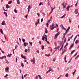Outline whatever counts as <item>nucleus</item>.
<instances>
[{"label": "nucleus", "instance_id": "nucleus-1", "mask_svg": "<svg viewBox=\"0 0 79 79\" xmlns=\"http://www.w3.org/2000/svg\"><path fill=\"white\" fill-rule=\"evenodd\" d=\"M64 51L62 52V54H63L65 52H66V50H67V47H64Z\"/></svg>", "mask_w": 79, "mask_h": 79}, {"label": "nucleus", "instance_id": "nucleus-2", "mask_svg": "<svg viewBox=\"0 0 79 79\" xmlns=\"http://www.w3.org/2000/svg\"><path fill=\"white\" fill-rule=\"evenodd\" d=\"M31 62H33V64H35V58L34 57L33 60H31Z\"/></svg>", "mask_w": 79, "mask_h": 79}, {"label": "nucleus", "instance_id": "nucleus-3", "mask_svg": "<svg viewBox=\"0 0 79 79\" xmlns=\"http://www.w3.org/2000/svg\"><path fill=\"white\" fill-rule=\"evenodd\" d=\"M78 11L79 10H78V9H76L75 10L74 13H75V14H77V13H78Z\"/></svg>", "mask_w": 79, "mask_h": 79}, {"label": "nucleus", "instance_id": "nucleus-4", "mask_svg": "<svg viewBox=\"0 0 79 79\" xmlns=\"http://www.w3.org/2000/svg\"><path fill=\"white\" fill-rule=\"evenodd\" d=\"M21 56L22 57V58H24V60H26V58L25 57V56H23V54H21Z\"/></svg>", "mask_w": 79, "mask_h": 79}, {"label": "nucleus", "instance_id": "nucleus-5", "mask_svg": "<svg viewBox=\"0 0 79 79\" xmlns=\"http://www.w3.org/2000/svg\"><path fill=\"white\" fill-rule=\"evenodd\" d=\"M65 62V63H67L68 62L67 61V60H66V55H65V56L64 57V58Z\"/></svg>", "mask_w": 79, "mask_h": 79}, {"label": "nucleus", "instance_id": "nucleus-6", "mask_svg": "<svg viewBox=\"0 0 79 79\" xmlns=\"http://www.w3.org/2000/svg\"><path fill=\"white\" fill-rule=\"evenodd\" d=\"M2 25L3 26H4V25H5L6 24H5V22L4 21H3L2 23Z\"/></svg>", "mask_w": 79, "mask_h": 79}, {"label": "nucleus", "instance_id": "nucleus-7", "mask_svg": "<svg viewBox=\"0 0 79 79\" xmlns=\"http://www.w3.org/2000/svg\"><path fill=\"white\" fill-rule=\"evenodd\" d=\"M6 58V56H2L0 57V59H3V58Z\"/></svg>", "mask_w": 79, "mask_h": 79}, {"label": "nucleus", "instance_id": "nucleus-8", "mask_svg": "<svg viewBox=\"0 0 79 79\" xmlns=\"http://www.w3.org/2000/svg\"><path fill=\"white\" fill-rule=\"evenodd\" d=\"M45 37L44 36V35H43L42 37V40L44 41L45 40Z\"/></svg>", "mask_w": 79, "mask_h": 79}, {"label": "nucleus", "instance_id": "nucleus-9", "mask_svg": "<svg viewBox=\"0 0 79 79\" xmlns=\"http://www.w3.org/2000/svg\"><path fill=\"white\" fill-rule=\"evenodd\" d=\"M0 31L2 34H3V30H2V29H0Z\"/></svg>", "mask_w": 79, "mask_h": 79}, {"label": "nucleus", "instance_id": "nucleus-10", "mask_svg": "<svg viewBox=\"0 0 79 79\" xmlns=\"http://www.w3.org/2000/svg\"><path fill=\"white\" fill-rule=\"evenodd\" d=\"M8 69H9V68L8 67H6V68L5 69V70L6 71H7V73H8L9 72V71H8Z\"/></svg>", "mask_w": 79, "mask_h": 79}, {"label": "nucleus", "instance_id": "nucleus-11", "mask_svg": "<svg viewBox=\"0 0 79 79\" xmlns=\"http://www.w3.org/2000/svg\"><path fill=\"white\" fill-rule=\"evenodd\" d=\"M60 48V46H58L57 47H56L54 49L56 50V49H58Z\"/></svg>", "mask_w": 79, "mask_h": 79}, {"label": "nucleus", "instance_id": "nucleus-12", "mask_svg": "<svg viewBox=\"0 0 79 79\" xmlns=\"http://www.w3.org/2000/svg\"><path fill=\"white\" fill-rule=\"evenodd\" d=\"M58 35H56V34L55 35V37H54L55 39H56V38H57V37H58Z\"/></svg>", "mask_w": 79, "mask_h": 79}, {"label": "nucleus", "instance_id": "nucleus-13", "mask_svg": "<svg viewBox=\"0 0 79 79\" xmlns=\"http://www.w3.org/2000/svg\"><path fill=\"white\" fill-rule=\"evenodd\" d=\"M52 71V70L49 69V70L48 71H47V72L46 73V74H48V73H49V72H50V71Z\"/></svg>", "mask_w": 79, "mask_h": 79}, {"label": "nucleus", "instance_id": "nucleus-14", "mask_svg": "<svg viewBox=\"0 0 79 79\" xmlns=\"http://www.w3.org/2000/svg\"><path fill=\"white\" fill-rule=\"evenodd\" d=\"M17 4H18V5L20 4V2H19V0H17Z\"/></svg>", "mask_w": 79, "mask_h": 79}, {"label": "nucleus", "instance_id": "nucleus-15", "mask_svg": "<svg viewBox=\"0 0 79 79\" xmlns=\"http://www.w3.org/2000/svg\"><path fill=\"white\" fill-rule=\"evenodd\" d=\"M74 46V43H73L72 44V45L70 46V48H72V47H73Z\"/></svg>", "mask_w": 79, "mask_h": 79}, {"label": "nucleus", "instance_id": "nucleus-16", "mask_svg": "<svg viewBox=\"0 0 79 79\" xmlns=\"http://www.w3.org/2000/svg\"><path fill=\"white\" fill-rule=\"evenodd\" d=\"M65 16H66V14H64L63 16H62V17H60V18L61 19L63 18H64V17Z\"/></svg>", "mask_w": 79, "mask_h": 79}, {"label": "nucleus", "instance_id": "nucleus-17", "mask_svg": "<svg viewBox=\"0 0 79 79\" xmlns=\"http://www.w3.org/2000/svg\"><path fill=\"white\" fill-rule=\"evenodd\" d=\"M66 10L67 11H69V6H67V7Z\"/></svg>", "mask_w": 79, "mask_h": 79}, {"label": "nucleus", "instance_id": "nucleus-18", "mask_svg": "<svg viewBox=\"0 0 79 79\" xmlns=\"http://www.w3.org/2000/svg\"><path fill=\"white\" fill-rule=\"evenodd\" d=\"M76 51L75 50H73L71 52V54H73V53H74V52Z\"/></svg>", "mask_w": 79, "mask_h": 79}, {"label": "nucleus", "instance_id": "nucleus-19", "mask_svg": "<svg viewBox=\"0 0 79 79\" xmlns=\"http://www.w3.org/2000/svg\"><path fill=\"white\" fill-rule=\"evenodd\" d=\"M69 29H70V27H68V28H67V29L66 31H67V32H68V31H69Z\"/></svg>", "mask_w": 79, "mask_h": 79}, {"label": "nucleus", "instance_id": "nucleus-20", "mask_svg": "<svg viewBox=\"0 0 79 79\" xmlns=\"http://www.w3.org/2000/svg\"><path fill=\"white\" fill-rule=\"evenodd\" d=\"M52 27H53V26H54V23H52V25H50V28H52Z\"/></svg>", "mask_w": 79, "mask_h": 79}, {"label": "nucleus", "instance_id": "nucleus-21", "mask_svg": "<svg viewBox=\"0 0 79 79\" xmlns=\"http://www.w3.org/2000/svg\"><path fill=\"white\" fill-rule=\"evenodd\" d=\"M41 48L42 50H44V45L41 46Z\"/></svg>", "mask_w": 79, "mask_h": 79}, {"label": "nucleus", "instance_id": "nucleus-22", "mask_svg": "<svg viewBox=\"0 0 79 79\" xmlns=\"http://www.w3.org/2000/svg\"><path fill=\"white\" fill-rule=\"evenodd\" d=\"M23 46H24V47H26V42H24V43Z\"/></svg>", "mask_w": 79, "mask_h": 79}, {"label": "nucleus", "instance_id": "nucleus-23", "mask_svg": "<svg viewBox=\"0 0 79 79\" xmlns=\"http://www.w3.org/2000/svg\"><path fill=\"white\" fill-rule=\"evenodd\" d=\"M53 9H52L51 11L49 14V15H51V14H52V13L53 12Z\"/></svg>", "mask_w": 79, "mask_h": 79}, {"label": "nucleus", "instance_id": "nucleus-24", "mask_svg": "<svg viewBox=\"0 0 79 79\" xmlns=\"http://www.w3.org/2000/svg\"><path fill=\"white\" fill-rule=\"evenodd\" d=\"M60 26H61V27L62 29H64V27L63 26V25L62 24Z\"/></svg>", "mask_w": 79, "mask_h": 79}, {"label": "nucleus", "instance_id": "nucleus-25", "mask_svg": "<svg viewBox=\"0 0 79 79\" xmlns=\"http://www.w3.org/2000/svg\"><path fill=\"white\" fill-rule=\"evenodd\" d=\"M12 3V1H10L9 2H8V4H11Z\"/></svg>", "mask_w": 79, "mask_h": 79}, {"label": "nucleus", "instance_id": "nucleus-26", "mask_svg": "<svg viewBox=\"0 0 79 79\" xmlns=\"http://www.w3.org/2000/svg\"><path fill=\"white\" fill-rule=\"evenodd\" d=\"M76 70H75L73 72V76H74V73H76Z\"/></svg>", "mask_w": 79, "mask_h": 79}, {"label": "nucleus", "instance_id": "nucleus-27", "mask_svg": "<svg viewBox=\"0 0 79 79\" xmlns=\"http://www.w3.org/2000/svg\"><path fill=\"white\" fill-rule=\"evenodd\" d=\"M21 66L22 67H24V64H23V63H21Z\"/></svg>", "mask_w": 79, "mask_h": 79}, {"label": "nucleus", "instance_id": "nucleus-28", "mask_svg": "<svg viewBox=\"0 0 79 79\" xmlns=\"http://www.w3.org/2000/svg\"><path fill=\"white\" fill-rule=\"evenodd\" d=\"M65 77H68V73H67L65 75Z\"/></svg>", "mask_w": 79, "mask_h": 79}, {"label": "nucleus", "instance_id": "nucleus-29", "mask_svg": "<svg viewBox=\"0 0 79 79\" xmlns=\"http://www.w3.org/2000/svg\"><path fill=\"white\" fill-rule=\"evenodd\" d=\"M9 6L7 4L6 5V8H10L9 7Z\"/></svg>", "mask_w": 79, "mask_h": 79}, {"label": "nucleus", "instance_id": "nucleus-30", "mask_svg": "<svg viewBox=\"0 0 79 79\" xmlns=\"http://www.w3.org/2000/svg\"><path fill=\"white\" fill-rule=\"evenodd\" d=\"M77 3H78V1H77V3L76 4H75V6H77Z\"/></svg>", "mask_w": 79, "mask_h": 79}, {"label": "nucleus", "instance_id": "nucleus-31", "mask_svg": "<svg viewBox=\"0 0 79 79\" xmlns=\"http://www.w3.org/2000/svg\"><path fill=\"white\" fill-rule=\"evenodd\" d=\"M68 43H67L64 47H66V46H68Z\"/></svg>", "mask_w": 79, "mask_h": 79}, {"label": "nucleus", "instance_id": "nucleus-32", "mask_svg": "<svg viewBox=\"0 0 79 79\" xmlns=\"http://www.w3.org/2000/svg\"><path fill=\"white\" fill-rule=\"evenodd\" d=\"M56 60V58H55L53 59V61H55V60Z\"/></svg>", "mask_w": 79, "mask_h": 79}, {"label": "nucleus", "instance_id": "nucleus-33", "mask_svg": "<svg viewBox=\"0 0 79 79\" xmlns=\"http://www.w3.org/2000/svg\"><path fill=\"white\" fill-rule=\"evenodd\" d=\"M27 75H29V74L26 73V74H25L24 75V77H26V76H27Z\"/></svg>", "mask_w": 79, "mask_h": 79}, {"label": "nucleus", "instance_id": "nucleus-34", "mask_svg": "<svg viewBox=\"0 0 79 79\" xmlns=\"http://www.w3.org/2000/svg\"><path fill=\"white\" fill-rule=\"evenodd\" d=\"M77 42H78V40H77L75 41V43L76 44H77Z\"/></svg>", "mask_w": 79, "mask_h": 79}, {"label": "nucleus", "instance_id": "nucleus-35", "mask_svg": "<svg viewBox=\"0 0 79 79\" xmlns=\"http://www.w3.org/2000/svg\"><path fill=\"white\" fill-rule=\"evenodd\" d=\"M56 35H60V31H59L57 32V34H56Z\"/></svg>", "mask_w": 79, "mask_h": 79}, {"label": "nucleus", "instance_id": "nucleus-36", "mask_svg": "<svg viewBox=\"0 0 79 79\" xmlns=\"http://www.w3.org/2000/svg\"><path fill=\"white\" fill-rule=\"evenodd\" d=\"M46 26L47 27H48V23H46Z\"/></svg>", "mask_w": 79, "mask_h": 79}, {"label": "nucleus", "instance_id": "nucleus-37", "mask_svg": "<svg viewBox=\"0 0 79 79\" xmlns=\"http://www.w3.org/2000/svg\"><path fill=\"white\" fill-rule=\"evenodd\" d=\"M14 11L15 13H17V10H16V9H14Z\"/></svg>", "mask_w": 79, "mask_h": 79}, {"label": "nucleus", "instance_id": "nucleus-38", "mask_svg": "<svg viewBox=\"0 0 79 79\" xmlns=\"http://www.w3.org/2000/svg\"><path fill=\"white\" fill-rule=\"evenodd\" d=\"M22 41L23 42H25V40L24 39H22Z\"/></svg>", "mask_w": 79, "mask_h": 79}, {"label": "nucleus", "instance_id": "nucleus-39", "mask_svg": "<svg viewBox=\"0 0 79 79\" xmlns=\"http://www.w3.org/2000/svg\"><path fill=\"white\" fill-rule=\"evenodd\" d=\"M31 8H32V7H31V6H28V9H31Z\"/></svg>", "mask_w": 79, "mask_h": 79}, {"label": "nucleus", "instance_id": "nucleus-40", "mask_svg": "<svg viewBox=\"0 0 79 79\" xmlns=\"http://www.w3.org/2000/svg\"><path fill=\"white\" fill-rule=\"evenodd\" d=\"M25 52H27V49H26L25 50Z\"/></svg>", "mask_w": 79, "mask_h": 79}, {"label": "nucleus", "instance_id": "nucleus-41", "mask_svg": "<svg viewBox=\"0 0 79 79\" xmlns=\"http://www.w3.org/2000/svg\"><path fill=\"white\" fill-rule=\"evenodd\" d=\"M62 5L63 6H64V2L62 4Z\"/></svg>", "mask_w": 79, "mask_h": 79}, {"label": "nucleus", "instance_id": "nucleus-42", "mask_svg": "<svg viewBox=\"0 0 79 79\" xmlns=\"http://www.w3.org/2000/svg\"><path fill=\"white\" fill-rule=\"evenodd\" d=\"M77 52H76L75 55L74 56H76L77 55Z\"/></svg>", "mask_w": 79, "mask_h": 79}, {"label": "nucleus", "instance_id": "nucleus-43", "mask_svg": "<svg viewBox=\"0 0 79 79\" xmlns=\"http://www.w3.org/2000/svg\"><path fill=\"white\" fill-rule=\"evenodd\" d=\"M29 44H30L31 46H32V43L31 42H30Z\"/></svg>", "mask_w": 79, "mask_h": 79}, {"label": "nucleus", "instance_id": "nucleus-44", "mask_svg": "<svg viewBox=\"0 0 79 79\" xmlns=\"http://www.w3.org/2000/svg\"><path fill=\"white\" fill-rule=\"evenodd\" d=\"M36 52H37L38 53H39V50H37Z\"/></svg>", "mask_w": 79, "mask_h": 79}, {"label": "nucleus", "instance_id": "nucleus-45", "mask_svg": "<svg viewBox=\"0 0 79 79\" xmlns=\"http://www.w3.org/2000/svg\"><path fill=\"white\" fill-rule=\"evenodd\" d=\"M73 35H72V36H71V37H70L69 38V39H72V38H73Z\"/></svg>", "mask_w": 79, "mask_h": 79}, {"label": "nucleus", "instance_id": "nucleus-46", "mask_svg": "<svg viewBox=\"0 0 79 79\" xmlns=\"http://www.w3.org/2000/svg\"><path fill=\"white\" fill-rule=\"evenodd\" d=\"M66 38H65L64 40V43H65V42H66Z\"/></svg>", "mask_w": 79, "mask_h": 79}, {"label": "nucleus", "instance_id": "nucleus-47", "mask_svg": "<svg viewBox=\"0 0 79 79\" xmlns=\"http://www.w3.org/2000/svg\"><path fill=\"white\" fill-rule=\"evenodd\" d=\"M7 56H8H8H9V57H11V56H10V54H8L7 55Z\"/></svg>", "mask_w": 79, "mask_h": 79}, {"label": "nucleus", "instance_id": "nucleus-48", "mask_svg": "<svg viewBox=\"0 0 79 79\" xmlns=\"http://www.w3.org/2000/svg\"><path fill=\"white\" fill-rule=\"evenodd\" d=\"M50 29H51V30H53V29H54V27H52Z\"/></svg>", "mask_w": 79, "mask_h": 79}, {"label": "nucleus", "instance_id": "nucleus-49", "mask_svg": "<svg viewBox=\"0 0 79 79\" xmlns=\"http://www.w3.org/2000/svg\"><path fill=\"white\" fill-rule=\"evenodd\" d=\"M69 22L70 23H71V19H69Z\"/></svg>", "mask_w": 79, "mask_h": 79}, {"label": "nucleus", "instance_id": "nucleus-50", "mask_svg": "<svg viewBox=\"0 0 79 79\" xmlns=\"http://www.w3.org/2000/svg\"><path fill=\"white\" fill-rule=\"evenodd\" d=\"M29 11H30V10H29V9L28 8V13H29Z\"/></svg>", "mask_w": 79, "mask_h": 79}, {"label": "nucleus", "instance_id": "nucleus-51", "mask_svg": "<svg viewBox=\"0 0 79 79\" xmlns=\"http://www.w3.org/2000/svg\"><path fill=\"white\" fill-rule=\"evenodd\" d=\"M37 15L38 16H39V17L40 16V14H39V13H37Z\"/></svg>", "mask_w": 79, "mask_h": 79}, {"label": "nucleus", "instance_id": "nucleus-52", "mask_svg": "<svg viewBox=\"0 0 79 79\" xmlns=\"http://www.w3.org/2000/svg\"><path fill=\"white\" fill-rule=\"evenodd\" d=\"M54 44L55 46H56V45H57V44H56V42H55Z\"/></svg>", "mask_w": 79, "mask_h": 79}, {"label": "nucleus", "instance_id": "nucleus-53", "mask_svg": "<svg viewBox=\"0 0 79 79\" xmlns=\"http://www.w3.org/2000/svg\"><path fill=\"white\" fill-rule=\"evenodd\" d=\"M65 38V36L64 35V36L63 37L62 39H64Z\"/></svg>", "mask_w": 79, "mask_h": 79}, {"label": "nucleus", "instance_id": "nucleus-54", "mask_svg": "<svg viewBox=\"0 0 79 79\" xmlns=\"http://www.w3.org/2000/svg\"><path fill=\"white\" fill-rule=\"evenodd\" d=\"M45 41L47 42V37H45Z\"/></svg>", "mask_w": 79, "mask_h": 79}, {"label": "nucleus", "instance_id": "nucleus-55", "mask_svg": "<svg viewBox=\"0 0 79 79\" xmlns=\"http://www.w3.org/2000/svg\"><path fill=\"white\" fill-rule=\"evenodd\" d=\"M78 57H79V56L78 55H77L76 57L75 58V60H76V59H77V58Z\"/></svg>", "mask_w": 79, "mask_h": 79}, {"label": "nucleus", "instance_id": "nucleus-56", "mask_svg": "<svg viewBox=\"0 0 79 79\" xmlns=\"http://www.w3.org/2000/svg\"><path fill=\"white\" fill-rule=\"evenodd\" d=\"M46 42H47V44H50V42H49V41H46Z\"/></svg>", "mask_w": 79, "mask_h": 79}, {"label": "nucleus", "instance_id": "nucleus-57", "mask_svg": "<svg viewBox=\"0 0 79 79\" xmlns=\"http://www.w3.org/2000/svg\"><path fill=\"white\" fill-rule=\"evenodd\" d=\"M4 15H6V14H7V13H6L5 11L4 12Z\"/></svg>", "mask_w": 79, "mask_h": 79}, {"label": "nucleus", "instance_id": "nucleus-58", "mask_svg": "<svg viewBox=\"0 0 79 79\" xmlns=\"http://www.w3.org/2000/svg\"><path fill=\"white\" fill-rule=\"evenodd\" d=\"M7 76H8V74H6V75L4 76L5 77H6Z\"/></svg>", "mask_w": 79, "mask_h": 79}, {"label": "nucleus", "instance_id": "nucleus-59", "mask_svg": "<svg viewBox=\"0 0 79 79\" xmlns=\"http://www.w3.org/2000/svg\"><path fill=\"white\" fill-rule=\"evenodd\" d=\"M1 52L2 53H5V52H4V51H3L2 50H1Z\"/></svg>", "mask_w": 79, "mask_h": 79}, {"label": "nucleus", "instance_id": "nucleus-60", "mask_svg": "<svg viewBox=\"0 0 79 79\" xmlns=\"http://www.w3.org/2000/svg\"><path fill=\"white\" fill-rule=\"evenodd\" d=\"M28 15H26V16H25V18H27V16H28Z\"/></svg>", "mask_w": 79, "mask_h": 79}, {"label": "nucleus", "instance_id": "nucleus-61", "mask_svg": "<svg viewBox=\"0 0 79 79\" xmlns=\"http://www.w3.org/2000/svg\"><path fill=\"white\" fill-rule=\"evenodd\" d=\"M42 5V2H40L39 4V5L40 6V5Z\"/></svg>", "mask_w": 79, "mask_h": 79}, {"label": "nucleus", "instance_id": "nucleus-62", "mask_svg": "<svg viewBox=\"0 0 79 79\" xmlns=\"http://www.w3.org/2000/svg\"><path fill=\"white\" fill-rule=\"evenodd\" d=\"M18 47V45H16V46H15V48H17V47Z\"/></svg>", "mask_w": 79, "mask_h": 79}, {"label": "nucleus", "instance_id": "nucleus-63", "mask_svg": "<svg viewBox=\"0 0 79 79\" xmlns=\"http://www.w3.org/2000/svg\"><path fill=\"white\" fill-rule=\"evenodd\" d=\"M63 44H62V46H61V48H63Z\"/></svg>", "mask_w": 79, "mask_h": 79}, {"label": "nucleus", "instance_id": "nucleus-64", "mask_svg": "<svg viewBox=\"0 0 79 79\" xmlns=\"http://www.w3.org/2000/svg\"><path fill=\"white\" fill-rule=\"evenodd\" d=\"M42 21H43V19H41V22H42Z\"/></svg>", "mask_w": 79, "mask_h": 79}]
</instances>
